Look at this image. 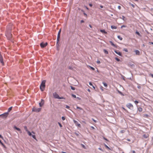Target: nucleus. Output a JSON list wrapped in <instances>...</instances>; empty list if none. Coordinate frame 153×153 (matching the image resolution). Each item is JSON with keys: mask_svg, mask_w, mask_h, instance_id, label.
<instances>
[{"mask_svg": "<svg viewBox=\"0 0 153 153\" xmlns=\"http://www.w3.org/2000/svg\"><path fill=\"white\" fill-rule=\"evenodd\" d=\"M45 82L46 80H44L42 81L41 84L40 86V89L42 91H43L44 90L45 86Z\"/></svg>", "mask_w": 153, "mask_h": 153, "instance_id": "f257e3e1", "label": "nucleus"}, {"mask_svg": "<svg viewBox=\"0 0 153 153\" xmlns=\"http://www.w3.org/2000/svg\"><path fill=\"white\" fill-rule=\"evenodd\" d=\"M9 114L8 112H5L0 115V117L3 119H5L7 118Z\"/></svg>", "mask_w": 153, "mask_h": 153, "instance_id": "f03ea898", "label": "nucleus"}, {"mask_svg": "<svg viewBox=\"0 0 153 153\" xmlns=\"http://www.w3.org/2000/svg\"><path fill=\"white\" fill-rule=\"evenodd\" d=\"M118 92L121 95H122V96H124V95L123 94V93L121 91H120L118 90Z\"/></svg>", "mask_w": 153, "mask_h": 153, "instance_id": "a211bd4d", "label": "nucleus"}, {"mask_svg": "<svg viewBox=\"0 0 153 153\" xmlns=\"http://www.w3.org/2000/svg\"><path fill=\"white\" fill-rule=\"evenodd\" d=\"M142 108L141 107H139L138 108V110L139 112H141L142 111Z\"/></svg>", "mask_w": 153, "mask_h": 153, "instance_id": "bb28decb", "label": "nucleus"}, {"mask_svg": "<svg viewBox=\"0 0 153 153\" xmlns=\"http://www.w3.org/2000/svg\"><path fill=\"white\" fill-rule=\"evenodd\" d=\"M0 138L2 139H3V137H2V136L0 134Z\"/></svg>", "mask_w": 153, "mask_h": 153, "instance_id": "4d7b16f0", "label": "nucleus"}, {"mask_svg": "<svg viewBox=\"0 0 153 153\" xmlns=\"http://www.w3.org/2000/svg\"><path fill=\"white\" fill-rule=\"evenodd\" d=\"M83 14L85 16H87V14L86 13H85L84 12H83Z\"/></svg>", "mask_w": 153, "mask_h": 153, "instance_id": "0e129e2a", "label": "nucleus"}, {"mask_svg": "<svg viewBox=\"0 0 153 153\" xmlns=\"http://www.w3.org/2000/svg\"><path fill=\"white\" fill-rule=\"evenodd\" d=\"M71 96L73 97L74 98H76V96L74 94H72Z\"/></svg>", "mask_w": 153, "mask_h": 153, "instance_id": "473e14b6", "label": "nucleus"}, {"mask_svg": "<svg viewBox=\"0 0 153 153\" xmlns=\"http://www.w3.org/2000/svg\"><path fill=\"white\" fill-rule=\"evenodd\" d=\"M13 107L12 106L8 108L7 110V112L9 114V112L12 110Z\"/></svg>", "mask_w": 153, "mask_h": 153, "instance_id": "dca6fc26", "label": "nucleus"}, {"mask_svg": "<svg viewBox=\"0 0 153 153\" xmlns=\"http://www.w3.org/2000/svg\"><path fill=\"white\" fill-rule=\"evenodd\" d=\"M97 63H98V64H100V61L99 60H98L97 61Z\"/></svg>", "mask_w": 153, "mask_h": 153, "instance_id": "8fccbe9b", "label": "nucleus"}, {"mask_svg": "<svg viewBox=\"0 0 153 153\" xmlns=\"http://www.w3.org/2000/svg\"><path fill=\"white\" fill-rule=\"evenodd\" d=\"M91 128L92 129H95V128H94V127H93V126H91Z\"/></svg>", "mask_w": 153, "mask_h": 153, "instance_id": "052dcab7", "label": "nucleus"}, {"mask_svg": "<svg viewBox=\"0 0 153 153\" xmlns=\"http://www.w3.org/2000/svg\"><path fill=\"white\" fill-rule=\"evenodd\" d=\"M58 124L59 126L61 128L62 127V126L60 123L59 122H58Z\"/></svg>", "mask_w": 153, "mask_h": 153, "instance_id": "c9c22d12", "label": "nucleus"}, {"mask_svg": "<svg viewBox=\"0 0 153 153\" xmlns=\"http://www.w3.org/2000/svg\"><path fill=\"white\" fill-rule=\"evenodd\" d=\"M135 33L136 34H137L138 36H140V33L138 31H136L135 32Z\"/></svg>", "mask_w": 153, "mask_h": 153, "instance_id": "b1692460", "label": "nucleus"}, {"mask_svg": "<svg viewBox=\"0 0 153 153\" xmlns=\"http://www.w3.org/2000/svg\"><path fill=\"white\" fill-rule=\"evenodd\" d=\"M126 27V26L124 25H122L121 27V28H122L123 27Z\"/></svg>", "mask_w": 153, "mask_h": 153, "instance_id": "603ef678", "label": "nucleus"}, {"mask_svg": "<svg viewBox=\"0 0 153 153\" xmlns=\"http://www.w3.org/2000/svg\"><path fill=\"white\" fill-rule=\"evenodd\" d=\"M115 59L117 62H119L120 61V59L117 57H115Z\"/></svg>", "mask_w": 153, "mask_h": 153, "instance_id": "c85d7f7f", "label": "nucleus"}, {"mask_svg": "<svg viewBox=\"0 0 153 153\" xmlns=\"http://www.w3.org/2000/svg\"><path fill=\"white\" fill-rule=\"evenodd\" d=\"M6 36L8 38H10V37H13L12 36L11 34H9V36H7V35H6Z\"/></svg>", "mask_w": 153, "mask_h": 153, "instance_id": "4be33fe9", "label": "nucleus"}, {"mask_svg": "<svg viewBox=\"0 0 153 153\" xmlns=\"http://www.w3.org/2000/svg\"><path fill=\"white\" fill-rule=\"evenodd\" d=\"M130 65L132 68H133V67H134V66H135L133 64H130Z\"/></svg>", "mask_w": 153, "mask_h": 153, "instance_id": "7c9ffc66", "label": "nucleus"}, {"mask_svg": "<svg viewBox=\"0 0 153 153\" xmlns=\"http://www.w3.org/2000/svg\"><path fill=\"white\" fill-rule=\"evenodd\" d=\"M143 137H144V138H147V135L145 134H144L143 135Z\"/></svg>", "mask_w": 153, "mask_h": 153, "instance_id": "4c0bfd02", "label": "nucleus"}, {"mask_svg": "<svg viewBox=\"0 0 153 153\" xmlns=\"http://www.w3.org/2000/svg\"><path fill=\"white\" fill-rule=\"evenodd\" d=\"M76 108H77V109H79V110H82V108H80V107H78V106H77V107H76Z\"/></svg>", "mask_w": 153, "mask_h": 153, "instance_id": "e433bc0d", "label": "nucleus"}, {"mask_svg": "<svg viewBox=\"0 0 153 153\" xmlns=\"http://www.w3.org/2000/svg\"><path fill=\"white\" fill-rule=\"evenodd\" d=\"M68 68L71 70H72L73 69V68L71 66H69L68 67Z\"/></svg>", "mask_w": 153, "mask_h": 153, "instance_id": "ea45409f", "label": "nucleus"}, {"mask_svg": "<svg viewBox=\"0 0 153 153\" xmlns=\"http://www.w3.org/2000/svg\"><path fill=\"white\" fill-rule=\"evenodd\" d=\"M1 144L3 146V147L4 148H5V149H6V146L2 143H1Z\"/></svg>", "mask_w": 153, "mask_h": 153, "instance_id": "cd10ccee", "label": "nucleus"}, {"mask_svg": "<svg viewBox=\"0 0 153 153\" xmlns=\"http://www.w3.org/2000/svg\"><path fill=\"white\" fill-rule=\"evenodd\" d=\"M41 110V108H36L35 107H33L32 108V111L36 112H39Z\"/></svg>", "mask_w": 153, "mask_h": 153, "instance_id": "423d86ee", "label": "nucleus"}, {"mask_svg": "<svg viewBox=\"0 0 153 153\" xmlns=\"http://www.w3.org/2000/svg\"><path fill=\"white\" fill-rule=\"evenodd\" d=\"M100 31L103 34H106L107 33V32L104 29H101Z\"/></svg>", "mask_w": 153, "mask_h": 153, "instance_id": "f8f14e48", "label": "nucleus"}, {"mask_svg": "<svg viewBox=\"0 0 153 153\" xmlns=\"http://www.w3.org/2000/svg\"><path fill=\"white\" fill-rule=\"evenodd\" d=\"M120 18L122 19L123 21H125V17L123 16H122V18L121 17H120Z\"/></svg>", "mask_w": 153, "mask_h": 153, "instance_id": "c756f323", "label": "nucleus"}, {"mask_svg": "<svg viewBox=\"0 0 153 153\" xmlns=\"http://www.w3.org/2000/svg\"><path fill=\"white\" fill-rule=\"evenodd\" d=\"M74 134L77 136L79 137L80 136H81V134L78 132H75Z\"/></svg>", "mask_w": 153, "mask_h": 153, "instance_id": "2eb2a0df", "label": "nucleus"}, {"mask_svg": "<svg viewBox=\"0 0 153 153\" xmlns=\"http://www.w3.org/2000/svg\"><path fill=\"white\" fill-rule=\"evenodd\" d=\"M110 43H111V45L113 46H114V47H117V46L114 45V43L111 41H110Z\"/></svg>", "mask_w": 153, "mask_h": 153, "instance_id": "aec40b11", "label": "nucleus"}, {"mask_svg": "<svg viewBox=\"0 0 153 153\" xmlns=\"http://www.w3.org/2000/svg\"><path fill=\"white\" fill-rule=\"evenodd\" d=\"M44 101L43 99L41 100V102L39 103V105L40 107H42L44 105Z\"/></svg>", "mask_w": 153, "mask_h": 153, "instance_id": "1a4fd4ad", "label": "nucleus"}, {"mask_svg": "<svg viewBox=\"0 0 153 153\" xmlns=\"http://www.w3.org/2000/svg\"><path fill=\"white\" fill-rule=\"evenodd\" d=\"M32 137L35 140H36V136L35 134H32L31 135Z\"/></svg>", "mask_w": 153, "mask_h": 153, "instance_id": "393cba45", "label": "nucleus"}, {"mask_svg": "<svg viewBox=\"0 0 153 153\" xmlns=\"http://www.w3.org/2000/svg\"><path fill=\"white\" fill-rule=\"evenodd\" d=\"M24 129L26 131H28V129H27V126H24Z\"/></svg>", "mask_w": 153, "mask_h": 153, "instance_id": "a878e982", "label": "nucleus"}, {"mask_svg": "<svg viewBox=\"0 0 153 153\" xmlns=\"http://www.w3.org/2000/svg\"><path fill=\"white\" fill-rule=\"evenodd\" d=\"M73 122L74 123L76 124V125H77L78 127L79 128H80L81 127L80 124L78 123V122L76 120H74Z\"/></svg>", "mask_w": 153, "mask_h": 153, "instance_id": "6e6552de", "label": "nucleus"}, {"mask_svg": "<svg viewBox=\"0 0 153 153\" xmlns=\"http://www.w3.org/2000/svg\"><path fill=\"white\" fill-rule=\"evenodd\" d=\"M123 51H125L126 52H128V50H127V48H124L123 49Z\"/></svg>", "mask_w": 153, "mask_h": 153, "instance_id": "f704fd0d", "label": "nucleus"}, {"mask_svg": "<svg viewBox=\"0 0 153 153\" xmlns=\"http://www.w3.org/2000/svg\"><path fill=\"white\" fill-rule=\"evenodd\" d=\"M134 52L135 53V54L136 55H140V52L139 50H135L134 51Z\"/></svg>", "mask_w": 153, "mask_h": 153, "instance_id": "4468645a", "label": "nucleus"}, {"mask_svg": "<svg viewBox=\"0 0 153 153\" xmlns=\"http://www.w3.org/2000/svg\"><path fill=\"white\" fill-rule=\"evenodd\" d=\"M89 85H90V86H92L93 85L92 84V83L91 82H89Z\"/></svg>", "mask_w": 153, "mask_h": 153, "instance_id": "3c124183", "label": "nucleus"}, {"mask_svg": "<svg viewBox=\"0 0 153 153\" xmlns=\"http://www.w3.org/2000/svg\"><path fill=\"white\" fill-rule=\"evenodd\" d=\"M103 51L104 53L106 54H107L108 53V51L104 49Z\"/></svg>", "mask_w": 153, "mask_h": 153, "instance_id": "f3484780", "label": "nucleus"}, {"mask_svg": "<svg viewBox=\"0 0 153 153\" xmlns=\"http://www.w3.org/2000/svg\"><path fill=\"white\" fill-rule=\"evenodd\" d=\"M134 102L136 105L139 102L138 101L135 100L134 101Z\"/></svg>", "mask_w": 153, "mask_h": 153, "instance_id": "a19ab883", "label": "nucleus"}, {"mask_svg": "<svg viewBox=\"0 0 153 153\" xmlns=\"http://www.w3.org/2000/svg\"><path fill=\"white\" fill-rule=\"evenodd\" d=\"M70 87H71V89L72 90H75V87H73V86H70Z\"/></svg>", "mask_w": 153, "mask_h": 153, "instance_id": "2f4dec72", "label": "nucleus"}, {"mask_svg": "<svg viewBox=\"0 0 153 153\" xmlns=\"http://www.w3.org/2000/svg\"><path fill=\"white\" fill-rule=\"evenodd\" d=\"M84 22V20H81V23H83V22Z\"/></svg>", "mask_w": 153, "mask_h": 153, "instance_id": "338daca9", "label": "nucleus"}, {"mask_svg": "<svg viewBox=\"0 0 153 153\" xmlns=\"http://www.w3.org/2000/svg\"><path fill=\"white\" fill-rule=\"evenodd\" d=\"M81 145L84 148H85V146L83 144H81Z\"/></svg>", "mask_w": 153, "mask_h": 153, "instance_id": "09e8293b", "label": "nucleus"}, {"mask_svg": "<svg viewBox=\"0 0 153 153\" xmlns=\"http://www.w3.org/2000/svg\"><path fill=\"white\" fill-rule=\"evenodd\" d=\"M132 153H135V151H132Z\"/></svg>", "mask_w": 153, "mask_h": 153, "instance_id": "774afa93", "label": "nucleus"}, {"mask_svg": "<svg viewBox=\"0 0 153 153\" xmlns=\"http://www.w3.org/2000/svg\"><path fill=\"white\" fill-rule=\"evenodd\" d=\"M126 106L131 110H132L133 109V106L132 104L131 103H128L127 104Z\"/></svg>", "mask_w": 153, "mask_h": 153, "instance_id": "20e7f679", "label": "nucleus"}, {"mask_svg": "<svg viewBox=\"0 0 153 153\" xmlns=\"http://www.w3.org/2000/svg\"><path fill=\"white\" fill-rule=\"evenodd\" d=\"M150 75L153 78V74H150Z\"/></svg>", "mask_w": 153, "mask_h": 153, "instance_id": "69168bd1", "label": "nucleus"}, {"mask_svg": "<svg viewBox=\"0 0 153 153\" xmlns=\"http://www.w3.org/2000/svg\"><path fill=\"white\" fill-rule=\"evenodd\" d=\"M60 39H57V42L56 43V49L57 51H59V47L61 44L60 42H59Z\"/></svg>", "mask_w": 153, "mask_h": 153, "instance_id": "7ed1b4c3", "label": "nucleus"}, {"mask_svg": "<svg viewBox=\"0 0 153 153\" xmlns=\"http://www.w3.org/2000/svg\"><path fill=\"white\" fill-rule=\"evenodd\" d=\"M111 28L112 29H117V27H116V26H114V25H111Z\"/></svg>", "mask_w": 153, "mask_h": 153, "instance_id": "6ab92c4d", "label": "nucleus"}, {"mask_svg": "<svg viewBox=\"0 0 153 153\" xmlns=\"http://www.w3.org/2000/svg\"><path fill=\"white\" fill-rule=\"evenodd\" d=\"M137 88L138 89H140L141 88V87L140 85H138L137 86Z\"/></svg>", "mask_w": 153, "mask_h": 153, "instance_id": "5fc2aeb1", "label": "nucleus"}, {"mask_svg": "<svg viewBox=\"0 0 153 153\" xmlns=\"http://www.w3.org/2000/svg\"><path fill=\"white\" fill-rule=\"evenodd\" d=\"M58 99H65V98L63 97H60L59 96Z\"/></svg>", "mask_w": 153, "mask_h": 153, "instance_id": "58836bf2", "label": "nucleus"}, {"mask_svg": "<svg viewBox=\"0 0 153 153\" xmlns=\"http://www.w3.org/2000/svg\"><path fill=\"white\" fill-rule=\"evenodd\" d=\"M92 120L95 123H97V121L96 120H95L93 118L92 119Z\"/></svg>", "mask_w": 153, "mask_h": 153, "instance_id": "864d4df0", "label": "nucleus"}, {"mask_svg": "<svg viewBox=\"0 0 153 153\" xmlns=\"http://www.w3.org/2000/svg\"><path fill=\"white\" fill-rule=\"evenodd\" d=\"M105 146L108 149H110V148H109L105 144Z\"/></svg>", "mask_w": 153, "mask_h": 153, "instance_id": "37998d69", "label": "nucleus"}, {"mask_svg": "<svg viewBox=\"0 0 153 153\" xmlns=\"http://www.w3.org/2000/svg\"><path fill=\"white\" fill-rule=\"evenodd\" d=\"M121 7L120 6H118V8L120 10L121 9Z\"/></svg>", "mask_w": 153, "mask_h": 153, "instance_id": "bf43d9fd", "label": "nucleus"}, {"mask_svg": "<svg viewBox=\"0 0 153 153\" xmlns=\"http://www.w3.org/2000/svg\"><path fill=\"white\" fill-rule=\"evenodd\" d=\"M13 128L14 129H16V130H17V131H20L21 133L22 132V131H21V130L19 128L17 127L16 126H13Z\"/></svg>", "mask_w": 153, "mask_h": 153, "instance_id": "9b49d317", "label": "nucleus"}, {"mask_svg": "<svg viewBox=\"0 0 153 153\" xmlns=\"http://www.w3.org/2000/svg\"><path fill=\"white\" fill-rule=\"evenodd\" d=\"M76 98L78 99V100H81V98H80L79 97H76Z\"/></svg>", "mask_w": 153, "mask_h": 153, "instance_id": "6e6d98bb", "label": "nucleus"}, {"mask_svg": "<svg viewBox=\"0 0 153 153\" xmlns=\"http://www.w3.org/2000/svg\"><path fill=\"white\" fill-rule=\"evenodd\" d=\"M114 51L119 56H122V53L118 51L117 50H114Z\"/></svg>", "mask_w": 153, "mask_h": 153, "instance_id": "9d476101", "label": "nucleus"}, {"mask_svg": "<svg viewBox=\"0 0 153 153\" xmlns=\"http://www.w3.org/2000/svg\"><path fill=\"white\" fill-rule=\"evenodd\" d=\"M53 97L56 99H58L59 96L57 94L56 92H54L53 93Z\"/></svg>", "mask_w": 153, "mask_h": 153, "instance_id": "0eeeda50", "label": "nucleus"}, {"mask_svg": "<svg viewBox=\"0 0 153 153\" xmlns=\"http://www.w3.org/2000/svg\"><path fill=\"white\" fill-rule=\"evenodd\" d=\"M102 84H103L104 86L105 87H107L108 85H107V84L106 83H105L104 82H102Z\"/></svg>", "mask_w": 153, "mask_h": 153, "instance_id": "412c9836", "label": "nucleus"}, {"mask_svg": "<svg viewBox=\"0 0 153 153\" xmlns=\"http://www.w3.org/2000/svg\"><path fill=\"white\" fill-rule=\"evenodd\" d=\"M149 44L153 45V42H149Z\"/></svg>", "mask_w": 153, "mask_h": 153, "instance_id": "680f3d73", "label": "nucleus"}, {"mask_svg": "<svg viewBox=\"0 0 153 153\" xmlns=\"http://www.w3.org/2000/svg\"><path fill=\"white\" fill-rule=\"evenodd\" d=\"M125 131L124 130H122L120 131V132L122 133H124Z\"/></svg>", "mask_w": 153, "mask_h": 153, "instance_id": "79ce46f5", "label": "nucleus"}, {"mask_svg": "<svg viewBox=\"0 0 153 153\" xmlns=\"http://www.w3.org/2000/svg\"><path fill=\"white\" fill-rule=\"evenodd\" d=\"M28 135L30 136H31L32 135V134H31V133L29 131H27Z\"/></svg>", "mask_w": 153, "mask_h": 153, "instance_id": "5701e85b", "label": "nucleus"}, {"mask_svg": "<svg viewBox=\"0 0 153 153\" xmlns=\"http://www.w3.org/2000/svg\"><path fill=\"white\" fill-rule=\"evenodd\" d=\"M103 138L104 140H105L106 141H108V140L106 138H105V137H103Z\"/></svg>", "mask_w": 153, "mask_h": 153, "instance_id": "49530a36", "label": "nucleus"}, {"mask_svg": "<svg viewBox=\"0 0 153 153\" xmlns=\"http://www.w3.org/2000/svg\"><path fill=\"white\" fill-rule=\"evenodd\" d=\"M89 5L91 7L92 6V4H91V3H89Z\"/></svg>", "mask_w": 153, "mask_h": 153, "instance_id": "13d9d810", "label": "nucleus"}, {"mask_svg": "<svg viewBox=\"0 0 153 153\" xmlns=\"http://www.w3.org/2000/svg\"><path fill=\"white\" fill-rule=\"evenodd\" d=\"M65 108L67 109H69L70 108V106L68 105H66V106Z\"/></svg>", "mask_w": 153, "mask_h": 153, "instance_id": "de8ad7c7", "label": "nucleus"}, {"mask_svg": "<svg viewBox=\"0 0 153 153\" xmlns=\"http://www.w3.org/2000/svg\"><path fill=\"white\" fill-rule=\"evenodd\" d=\"M61 29H60L59 30L58 32L57 38H60V33H61Z\"/></svg>", "mask_w": 153, "mask_h": 153, "instance_id": "ddd939ff", "label": "nucleus"}, {"mask_svg": "<svg viewBox=\"0 0 153 153\" xmlns=\"http://www.w3.org/2000/svg\"><path fill=\"white\" fill-rule=\"evenodd\" d=\"M89 66L90 67L91 69L92 70H95V68L94 67L90 66Z\"/></svg>", "mask_w": 153, "mask_h": 153, "instance_id": "72a5a7b5", "label": "nucleus"}, {"mask_svg": "<svg viewBox=\"0 0 153 153\" xmlns=\"http://www.w3.org/2000/svg\"><path fill=\"white\" fill-rule=\"evenodd\" d=\"M62 120H65V117L64 116L62 117Z\"/></svg>", "mask_w": 153, "mask_h": 153, "instance_id": "c03bdc74", "label": "nucleus"}, {"mask_svg": "<svg viewBox=\"0 0 153 153\" xmlns=\"http://www.w3.org/2000/svg\"><path fill=\"white\" fill-rule=\"evenodd\" d=\"M9 39V41H11V42H13V41L12 40V39Z\"/></svg>", "mask_w": 153, "mask_h": 153, "instance_id": "e2e57ef3", "label": "nucleus"}, {"mask_svg": "<svg viewBox=\"0 0 153 153\" xmlns=\"http://www.w3.org/2000/svg\"><path fill=\"white\" fill-rule=\"evenodd\" d=\"M47 45L48 43L47 42L44 43L42 42L40 44V46L42 48H44Z\"/></svg>", "mask_w": 153, "mask_h": 153, "instance_id": "39448f33", "label": "nucleus"}, {"mask_svg": "<svg viewBox=\"0 0 153 153\" xmlns=\"http://www.w3.org/2000/svg\"><path fill=\"white\" fill-rule=\"evenodd\" d=\"M130 4L133 8H134V5L133 4L131 3H129Z\"/></svg>", "mask_w": 153, "mask_h": 153, "instance_id": "a18cd8bd", "label": "nucleus"}]
</instances>
